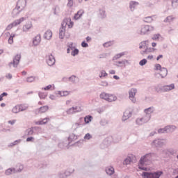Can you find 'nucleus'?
Returning <instances> with one entry per match:
<instances>
[{"label":"nucleus","mask_w":178,"mask_h":178,"mask_svg":"<svg viewBox=\"0 0 178 178\" xmlns=\"http://www.w3.org/2000/svg\"><path fill=\"white\" fill-rule=\"evenodd\" d=\"M15 173H17V170L15 168H10L5 171L6 176H10V175H13Z\"/></svg>","instance_id":"nucleus-17"},{"label":"nucleus","mask_w":178,"mask_h":178,"mask_svg":"<svg viewBox=\"0 0 178 178\" xmlns=\"http://www.w3.org/2000/svg\"><path fill=\"white\" fill-rule=\"evenodd\" d=\"M68 2L67 3V6L68 8H72V6H73V0H67Z\"/></svg>","instance_id":"nucleus-64"},{"label":"nucleus","mask_w":178,"mask_h":178,"mask_svg":"<svg viewBox=\"0 0 178 178\" xmlns=\"http://www.w3.org/2000/svg\"><path fill=\"white\" fill-rule=\"evenodd\" d=\"M154 106L149 107L145 109V113H146L145 118H147V120H151V113H154Z\"/></svg>","instance_id":"nucleus-14"},{"label":"nucleus","mask_w":178,"mask_h":178,"mask_svg":"<svg viewBox=\"0 0 178 178\" xmlns=\"http://www.w3.org/2000/svg\"><path fill=\"white\" fill-rule=\"evenodd\" d=\"M164 92H168L171 91V90H175V83H171L170 85L163 86Z\"/></svg>","instance_id":"nucleus-18"},{"label":"nucleus","mask_w":178,"mask_h":178,"mask_svg":"<svg viewBox=\"0 0 178 178\" xmlns=\"http://www.w3.org/2000/svg\"><path fill=\"white\" fill-rule=\"evenodd\" d=\"M78 136H76L74 134H71L68 137L69 141H74V140H77Z\"/></svg>","instance_id":"nucleus-36"},{"label":"nucleus","mask_w":178,"mask_h":178,"mask_svg":"<svg viewBox=\"0 0 178 178\" xmlns=\"http://www.w3.org/2000/svg\"><path fill=\"white\" fill-rule=\"evenodd\" d=\"M175 20V17L172 16H168L165 19H164V23H170V22H173Z\"/></svg>","instance_id":"nucleus-39"},{"label":"nucleus","mask_w":178,"mask_h":178,"mask_svg":"<svg viewBox=\"0 0 178 178\" xmlns=\"http://www.w3.org/2000/svg\"><path fill=\"white\" fill-rule=\"evenodd\" d=\"M38 95H39V97L40 98V99H45V98H47V94H45L44 92H39Z\"/></svg>","instance_id":"nucleus-44"},{"label":"nucleus","mask_w":178,"mask_h":178,"mask_svg":"<svg viewBox=\"0 0 178 178\" xmlns=\"http://www.w3.org/2000/svg\"><path fill=\"white\" fill-rule=\"evenodd\" d=\"M74 169H73L71 171L66 170L65 172H59L58 177L59 178H66V177L70 176V175H72V173H74Z\"/></svg>","instance_id":"nucleus-13"},{"label":"nucleus","mask_w":178,"mask_h":178,"mask_svg":"<svg viewBox=\"0 0 178 178\" xmlns=\"http://www.w3.org/2000/svg\"><path fill=\"white\" fill-rule=\"evenodd\" d=\"M155 91H156L159 94L161 92H165V90H163V86L162 84L159 83L154 86Z\"/></svg>","instance_id":"nucleus-21"},{"label":"nucleus","mask_w":178,"mask_h":178,"mask_svg":"<svg viewBox=\"0 0 178 178\" xmlns=\"http://www.w3.org/2000/svg\"><path fill=\"white\" fill-rule=\"evenodd\" d=\"M27 5V0H18L17 2L16 7L21 11L24 10Z\"/></svg>","instance_id":"nucleus-8"},{"label":"nucleus","mask_w":178,"mask_h":178,"mask_svg":"<svg viewBox=\"0 0 178 178\" xmlns=\"http://www.w3.org/2000/svg\"><path fill=\"white\" fill-rule=\"evenodd\" d=\"M147 62H148L147 59L143 58L139 62V65L140 66H145V65H147Z\"/></svg>","instance_id":"nucleus-49"},{"label":"nucleus","mask_w":178,"mask_h":178,"mask_svg":"<svg viewBox=\"0 0 178 178\" xmlns=\"http://www.w3.org/2000/svg\"><path fill=\"white\" fill-rule=\"evenodd\" d=\"M79 49L75 48V49L72 51L71 55H72V56H76V55H79Z\"/></svg>","instance_id":"nucleus-52"},{"label":"nucleus","mask_w":178,"mask_h":178,"mask_svg":"<svg viewBox=\"0 0 178 178\" xmlns=\"http://www.w3.org/2000/svg\"><path fill=\"white\" fill-rule=\"evenodd\" d=\"M124 55V52L118 54L113 56V60H118V59H120V58H122V56H123Z\"/></svg>","instance_id":"nucleus-38"},{"label":"nucleus","mask_w":178,"mask_h":178,"mask_svg":"<svg viewBox=\"0 0 178 178\" xmlns=\"http://www.w3.org/2000/svg\"><path fill=\"white\" fill-rule=\"evenodd\" d=\"M15 37H16V34H11L8 38V44H10V45H12V44H13V38H15Z\"/></svg>","instance_id":"nucleus-42"},{"label":"nucleus","mask_w":178,"mask_h":178,"mask_svg":"<svg viewBox=\"0 0 178 178\" xmlns=\"http://www.w3.org/2000/svg\"><path fill=\"white\" fill-rule=\"evenodd\" d=\"M131 163V158L130 156H127L123 161V165H130Z\"/></svg>","instance_id":"nucleus-37"},{"label":"nucleus","mask_w":178,"mask_h":178,"mask_svg":"<svg viewBox=\"0 0 178 178\" xmlns=\"http://www.w3.org/2000/svg\"><path fill=\"white\" fill-rule=\"evenodd\" d=\"M105 172L108 176H112L115 173V168L113 167H107L105 169Z\"/></svg>","instance_id":"nucleus-26"},{"label":"nucleus","mask_w":178,"mask_h":178,"mask_svg":"<svg viewBox=\"0 0 178 178\" xmlns=\"http://www.w3.org/2000/svg\"><path fill=\"white\" fill-rule=\"evenodd\" d=\"M52 88V85H48L46 87L42 88V90H44V91H49Z\"/></svg>","instance_id":"nucleus-61"},{"label":"nucleus","mask_w":178,"mask_h":178,"mask_svg":"<svg viewBox=\"0 0 178 178\" xmlns=\"http://www.w3.org/2000/svg\"><path fill=\"white\" fill-rule=\"evenodd\" d=\"M118 99V97L115 95L108 94V102H113Z\"/></svg>","instance_id":"nucleus-31"},{"label":"nucleus","mask_w":178,"mask_h":178,"mask_svg":"<svg viewBox=\"0 0 178 178\" xmlns=\"http://www.w3.org/2000/svg\"><path fill=\"white\" fill-rule=\"evenodd\" d=\"M77 112H81V107L75 106L68 108L66 111L67 115H73V113H77Z\"/></svg>","instance_id":"nucleus-10"},{"label":"nucleus","mask_w":178,"mask_h":178,"mask_svg":"<svg viewBox=\"0 0 178 178\" xmlns=\"http://www.w3.org/2000/svg\"><path fill=\"white\" fill-rule=\"evenodd\" d=\"M76 79H77V76H76L75 75H72L69 78H66V77L63 78V81H67V80H69L71 83L74 84V83H76Z\"/></svg>","instance_id":"nucleus-23"},{"label":"nucleus","mask_w":178,"mask_h":178,"mask_svg":"<svg viewBox=\"0 0 178 178\" xmlns=\"http://www.w3.org/2000/svg\"><path fill=\"white\" fill-rule=\"evenodd\" d=\"M140 3L137 1H131L129 2V8L131 12H134L136 6H138Z\"/></svg>","instance_id":"nucleus-19"},{"label":"nucleus","mask_w":178,"mask_h":178,"mask_svg":"<svg viewBox=\"0 0 178 178\" xmlns=\"http://www.w3.org/2000/svg\"><path fill=\"white\" fill-rule=\"evenodd\" d=\"M83 143H84V139L79 140L74 143L76 147H83Z\"/></svg>","instance_id":"nucleus-43"},{"label":"nucleus","mask_w":178,"mask_h":178,"mask_svg":"<svg viewBox=\"0 0 178 178\" xmlns=\"http://www.w3.org/2000/svg\"><path fill=\"white\" fill-rule=\"evenodd\" d=\"M58 148L63 149L65 148V147H67V143H65V142H60L58 143Z\"/></svg>","instance_id":"nucleus-50"},{"label":"nucleus","mask_w":178,"mask_h":178,"mask_svg":"<svg viewBox=\"0 0 178 178\" xmlns=\"http://www.w3.org/2000/svg\"><path fill=\"white\" fill-rule=\"evenodd\" d=\"M35 80V76H31L26 79L27 83H33Z\"/></svg>","instance_id":"nucleus-53"},{"label":"nucleus","mask_w":178,"mask_h":178,"mask_svg":"<svg viewBox=\"0 0 178 178\" xmlns=\"http://www.w3.org/2000/svg\"><path fill=\"white\" fill-rule=\"evenodd\" d=\"M137 93V89L132 88L129 91V98L133 102L134 104H136V94Z\"/></svg>","instance_id":"nucleus-7"},{"label":"nucleus","mask_w":178,"mask_h":178,"mask_svg":"<svg viewBox=\"0 0 178 178\" xmlns=\"http://www.w3.org/2000/svg\"><path fill=\"white\" fill-rule=\"evenodd\" d=\"M163 67L161 64H156L155 65V70H160V72L162 70Z\"/></svg>","instance_id":"nucleus-59"},{"label":"nucleus","mask_w":178,"mask_h":178,"mask_svg":"<svg viewBox=\"0 0 178 178\" xmlns=\"http://www.w3.org/2000/svg\"><path fill=\"white\" fill-rule=\"evenodd\" d=\"M25 133L26 134V136H33V134H34V131H33V129L31 128H29L25 131Z\"/></svg>","instance_id":"nucleus-40"},{"label":"nucleus","mask_w":178,"mask_h":178,"mask_svg":"<svg viewBox=\"0 0 178 178\" xmlns=\"http://www.w3.org/2000/svg\"><path fill=\"white\" fill-rule=\"evenodd\" d=\"M152 156H155V153H147L145 154L140 158L139 165H145L146 162H151L152 161Z\"/></svg>","instance_id":"nucleus-3"},{"label":"nucleus","mask_w":178,"mask_h":178,"mask_svg":"<svg viewBox=\"0 0 178 178\" xmlns=\"http://www.w3.org/2000/svg\"><path fill=\"white\" fill-rule=\"evenodd\" d=\"M177 6H178V0H172V8H176Z\"/></svg>","instance_id":"nucleus-58"},{"label":"nucleus","mask_w":178,"mask_h":178,"mask_svg":"<svg viewBox=\"0 0 178 178\" xmlns=\"http://www.w3.org/2000/svg\"><path fill=\"white\" fill-rule=\"evenodd\" d=\"M92 120V115H86L84 118V122L86 124H88Z\"/></svg>","instance_id":"nucleus-33"},{"label":"nucleus","mask_w":178,"mask_h":178,"mask_svg":"<svg viewBox=\"0 0 178 178\" xmlns=\"http://www.w3.org/2000/svg\"><path fill=\"white\" fill-rule=\"evenodd\" d=\"M35 124H36L38 126H41L42 124H45V122L42 120H40V121L35 122Z\"/></svg>","instance_id":"nucleus-63"},{"label":"nucleus","mask_w":178,"mask_h":178,"mask_svg":"<svg viewBox=\"0 0 178 178\" xmlns=\"http://www.w3.org/2000/svg\"><path fill=\"white\" fill-rule=\"evenodd\" d=\"M151 31H154V26L149 25H143L141 27L140 35H145V34H149Z\"/></svg>","instance_id":"nucleus-5"},{"label":"nucleus","mask_w":178,"mask_h":178,"mask_svg":"<svg viewBox=\"0 0 178 178\" xmlns=\"http://www.w3.org/2000/svg\"><path fill=\"white\" fill-rule=\"evenodd\" d=\"M152 145H154V147H163L165 145V140L164 139H155L152 141Z\"/></svg>","instance_id":"nucleus-9"},{"label":"nucleus","mask_w":178,"mask_h":178,"mask_svg":"<svg viewBox=\"0 0 178 178\" xmlns=\"http://www.w3.org/2000/svg\"><path fill=\"white\" fill-rule=\"evenodd\" d=\"M24 20H26V17H23L19 18V19H16L15 21H14L13 22L8 25V26L6 27V30L7 31L12 30L13 27H16V26H19V24H20V23H22V22H24Z\"/></svg>","instance_id":"nucleus-6"},{"label":"nucleus","mask_w":178,"mask_h":178,"mask_svg":"<svg viewBox=\"0 0 178 178\" xmlns=\"http://www.w3.org/2000/svg\"><path fill=\"white\" fill-rule=\"evenodd\" d=\"M71 21L72 19L70 18H65L61 23V27L59 30V38H60V40H63V38H65V33H66V26H67V22Z\"/></svg>","instance_id":"nucleus-2"},{"label":"nucleus","mask_w":178,"mask_h":178,"mask_svg":"<svg viewBox=\"0 0 178 178\" xmlns=\"http://www.w3.org/2000/svg\"><path fill=\"white\" fill-rule=\"evenodd\" d=\"M147 42H148V40L141 42L139 44V49H143V47H145L147 45Z\"/></svg>","instance_id":"nucleus-48"},{"label":"nucleus","mask_w":178,"mask_h":178,"mask_svg":"<svg viewBox=\"0 0 178 178\" xmlns=\"http://www.w3.org/2000/svg\"><path fill=\"white\" fill-rule=\"evenodd\" d=\"M108 97H109V94L105 92H103L100 94V98L102 99H105V101H108Z\"/></svg>","instance_id":"nucleus-32"},{"label":"nucleus","mask_w":178,"mask_h":178,"mask_svg":"<svg viewBox=\"0 0 178 178\" xmlns=\"http://www.w3.org/2000/svg\"><path fill=\"white\" fill-rule=\"evenodd\" d=\"M49 109V106H43L38 108V113H45Z\"/></svg>","instance_id":"nucleus-30"},{"label":"nucleus","mask_w":178,"mask_h":178,"mask_svg":"<svg viewBox=\"0 0 178 178\" xmlns=\"http://www.w3.org/2000/svg\"><path fill=\"white\" fill-rule=\"evenodd\" d=\"M84 140H90V138H92V136L90 134H86L84 136Z\"/></svg>","instance_id":"nucleus-62"},{"label":"nucleus","mask_w":178,"mask_h":178,"mask_svg":"<svg viewBox=\"0 0 178 178\" xmlns=\"http://www.w3.org/2000/svg\"><path fill=\"white\" fill-rule=\"evenodd\" d=\"M33 27V24L31 22H28L26 24L23 26L22 30L24 32L27 33L30 29Z\"/></svg>","instance_id":"nucleus-27"},{"label":"nucleus","mask_w":178,"mask_h":178,"mask_svg":"<svg viewBox=\"0 0 178 178\" xmlns=\"http://www.w3.org/2000/svg\"><path fill=\"white\" fill-rule=\"evenodd\" d=\"M168 154L170 155H172V156H176L177 152H176V150H175L173 149H170L168 150Z\"/></svg>","instance_id":"nucleus-51"},{"label":"nucleus","mask_w":178,"mask_h":178,"mask_svg":"<svg viewBox=\"0 0 178 178\" xmlns=\"http://www.w3.org/2000/svg\"><path fill=\"white\" fill-rule=\"evenodd\" d=\"M131 115H133V113L131 111H126L125 112H124V115L122 118V122H126L127 119H130V118H131Z\"/></svg>","instance_id":"nucleus-15"},{"label":"nucleus","mask_w":178,"mask_h":178,"mask_svg":"<svg viewBox=\"0 0 178 178\" xmlns=\"http://www.w3.org/2000/svg\"><path fill=\"white\" fill-rule=\"evenodd\" d=\"M55 56L52 55V54H50L47 56V63L48 66H54L55 65Z\"/></svg>","instance_id":"nucleus-11"},{"label":"nucleus","mask_w":178,"mask_h":178,"mask_svg":"<svg viewBox=\"0 0 178 178\" xmlns=\"http://www.w3.org/2000/svg\"><path fill=\"white\" fill-rule=\"evenodd\" d=\"M22 12V10H20L19 8H18L17 7H15L12 12V17H17V16H19V15H20V13Z\"/></svg>","instance_id":"nucleus-22"},{"label":"nucleus","mask_w":178,"mask_h":178,"mask_svg":"<svg viewBox=\"0 0 178 178\" xmlns=\"http://www.w3.org/2000/svg\"><path fill=\"white\" fill-rule=\"evenodd\" d=\"M100 125L101 126H106L109 123V121L106 120V119H102L100 122Z\"/></svg>","instance_id":"nucleus-45"},{"label":"nucleus","mask_w":178,"mask_h":178,"mask_svg":"<svg viewBox=\"0 0 178 178\" xmlns=\"http://www.w3.org/2000/svg\"><path fill=\"white\" fill-rule=\"evenodd\" d=\"M149 120H148L147 118H137L136 120V124H138L139 126H141L143 123H148Z\"/></svg>","instance_id":"nucleus-16"},{"label":"nucleus","mask_w":178,"mask_h":178,"mask_svg":"<svg viewBox=\"0 0 178 178\" xmlns=\"http://www.w3.org/2000/svg\"><path fill=\"white\" fill-rule=\"evenodd\" d=\"M22 140L19 139L17 140H15L13 143H10V147H14V145H17L19 143H20Z\"/></svg>","instance_id":"nucleus-54"},{"label":"nucleus","mask_w":178,"mask_h":178,"mask_svg":"<svg viewBox=\"0 0 178 178\" xmlns=\"http://www.w3.org/2000/svg\"><path fill=\"white\" fill-rule=\"evenodd\" d=\"M163 175V171H149V172H143L141 174L143 178H159L161 175Z\"/></svg>","instance_id":"nucleus-1"},{"label":"nucleus","mask_w":178,"mask_h":178,"mask_svg":"<svg viewBox=\"0 0 178 178\" xmlns=\"http://www.w3.org/2000/svg\"><path fill=\"white\" fill-rule=\"evenodd\" d=\"M12 112L13 113H19V112H20V110L19 109V105L14 106L12 109Z\"/></svg>","instance_id":"nucleus-46"},{"label":"nucleus","mask_w":178,"mask_h":178,"mask_svg":"<svg viewBox=\"0 0 178 178\" xmlns=\"http://www.w3.org/2000/svg\"><path fill=\"white\" fill-rule=\"evenodd\" d=\"M99 17L101 19H105V17H106V12L105 10H99Z\"/></svg>","instance_id":"nucleus-34"},{"label":"nucleus","mask_w":178,"mask_h":178,"mask_svg":"<svg viewBox=\"0 0 178 178\" xmlns=\"http://www.w3.org/2000/svg\"><path fill=\"white\" fill-rule=\"evenodd\" d=\"M177 127L175 125H168L165 127V133H173Z\"/></svg>","instance_id":"nucleus-25"},{"label":"nucleus","mask_w":178,"mask_h":178,"mask_svg":"<svg viewBox=\"0 0 178 178\" xmlns=\"http://www.w3.org/2000/svg\"><path fill=\"white\" fill-rule=\"evenodd\" d=\"M81 47H82L83 48H88V43H87V42H86V40H83V41L81 42Z\"/></svg>","instance_id":"nucleus-60"},{"label":"nucleus","mask_w":178,"mask_h":178,"mask_svg":"<svg viewBox=\"0 0 178 178\" xmlns=\"http://www.w3.org/2000/svg\"><path fill=\"white\" fill-rule=\"evenodd\" d=\"M108 76V73L105 72V70H102L101 75H99L100 79H102V77H106Z\"/></svg>","instance_id":"nucleus-57"},{"label":"nucleus","mask_w":178,"mask_h":178,"mask_svg":"<svg viewBox=\"0 0 178 178\" xmlns=\"http://www.w3.org/2000/svg\"><path fill=\"white\" fill-rule=\"evenodd\" d=\"M158 133L159 134H162L163 133H166V127H165L164 128H160L158 129Z\"/></svg>","instance_id":"nucleus-56"},{"label":"nucleus","mask_w":178,"mask_h":178,"mask_svg":"<svg viewBox=\"0 0 178 178\" xmlns=\"http://www.w3.org/2000/svg\"><path fill=\"white\" fill-rule=\"evenodd\" d=\"M152 17H146L144 18L143 22L145 23H152Z\"/></svg>","instance_id":"nucleus-47"},{"label":"nucleus","mask_w":178,"mask_h":178,"mask_svg":"<svg viewBox=\"0 0 178 178\" xmlns=\"http://www.w3.org/2000/svg\"><path fill=\"white\" fill-rule=\"evenodd\" d=\"M160 72L161 79H165V77L168 76V69H166V67H163Z\"/></svg>","instance_id":"nucleus-29"},{"label":"nucleus","mask_w":178,"mask_h":178,"mask_svg":"<svg viewBox=\"0 0 178 178\" xmlns=\"http://www.w3.org/2000/svg\"><path fill=\"white\" fill-rule=\"evenodd\" d=\"M126 63H129V60L124 59L115 61L114 65L117 66V67H126Z\"/></svg>","instance_id":"nucleus-12"},{"label":"nucleus","mask_w":178,"mask_h":178,"mask_svg":"<svg viewBox=\"0 0 178 178\" xmlns=\"http://www.w3.org/2000/svg\"><path fill=\"white\" fill-rule=\"evenodd\" d=\"M83 15H84V10H79L76 13H75L74 19L75 20H79V19H81Z\"/></svg>","instance_id":"nucleus-20"},{"label":"nucleus","mask_w":178,"mask_h":178,"mask_svg":"<svg viewBox=\"0 0 178 178\" xmlns=\"http://www.w3.org/2000/svg\"><path fill=\"white\" fill-rule=\"evenodd\" d=\"M40 42H41V35L39 34L33 38V44L35 47H37Z\"/></svg>","instance_id":"nucleus-24"},{"label":"nucleus","mask_w":178,"mask_h":178,"mask_svg":"<svg viewBox=\"0 0 178 178\" xmlns=\"http://www.w3.org/2000/svg\"><path fill=\"white\" fill-rule=\"evenodd\" d=\"M18 107H19V112H24V111L27 110V108H29L27 106H25L23 104L18 105Z\"/></svg>","instance_id":"nucleus-41"},{"label":"nucleus","mask_w":178,"mask_h":178,"mask_svg":"<svg viewBox=\"0 0 178 178\" xmlns=\"http://www.w3.org/2000/svg\"><path fill=\"white\" fill-rule=\"evenodd\" d=\"M114 42L113 41H108L103 44V47L104 48H109V47H112L113 45Z\"/></svg>","instance_id":"nucleus-35"},{"label":"nucleus","mask_w":178,"mask_h":178,"mask_svg":"<svg viewBox=\"0 0 178 178\" xmlns=\"http://www.w3.org/2000/svg\"><path fill=\"white\" fill-rule=\"evenodd\" d=\"M20 59H22V55L20 54H17L13 58V61L10 62L8 63V67L10 69L12 68V66L13 67H17L19 66V63H20Z\"/></svg>","instance_id":"nucleus-4"},{"label":"nucleus","mask_w":178,"mask_h":178,"mask_svg":"<svg viewBox=\"0 0 178 178\" xmlns=\"http://www.w3.org/2000/svg\"><path fill=\"white\" fill-rule=\"evenodd\" d=\"M160 37H161V34L159 33L154 34L152 38V40H153L154 41H156V40H159Z\"/></svg>","instance_id":"nucleus-55"},{"label":"nucleus","mask_w":178,"mask_h":178,"mask_svg":"<svg viewBox=\"0 0 178 178\" xmlns=\"http://www.w3.org/2000/svg\"><path fill=\"white\" fill-rule=\"evenodd\" d=\"M52 38V31L47 30L44 34V40H51Z\"/></svg>","instance_id":"nucleus-28"}]
</instances>
